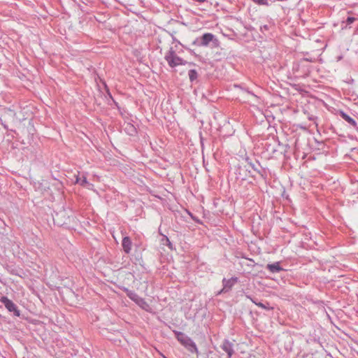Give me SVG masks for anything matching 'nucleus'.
Returning a JSON list of instances; mask_svg holds the SVG:
<instances>
[{
  "instance_id": "nucleus-3",
  "label": "nucleus",
  "mask_w": 358,
  "mask_h": 358,
  "mask_svg": "<svg viewBox=\"0 0 358 358\" xmlns=\"http://www.w3.org/2000/svg\"><path fill=\"white\" fill-rule=\"evenodd\" d=\"M178 341L190 352L198 353V349L192 339L182 333H177Z\"/></svg>"
},
{
  "instance_id": "nucleus-15",
  "label": "nucleus",
  "mask_w": 358,
  "mask_h": 358,
  "mask_svg": "<svg viewBox=\"0 0 358 358\" xmlns=\"http://www.w3.org/2000/svg\"><path fill=\"white\" fill-rule=\"evenodd\" d=\"M356 20V18L354 17H348L347 19H346V24H351L352 23H353Z\"/></svg>"
},
{
  "instance_id": "nucleus-20",
  "label": "nucleus",
  "mask_w": 358,
  "mask_h": 358,
  "mask_svg": "<svg viewBox=\"0 0 358 358\" xmlns=\"http://www.w3.org/2000/svg\"><path fill=\"white\" fill-rule=\"evenodd\" d=\"M248 93H249V94H250L251 95L254 96H256L254 94V93H252V92H248Z\"/></svg>"
},
{
  "instance_id": "nucleus-6",
  "label": "nucleus",
  "mask_w": 358,
  "mask_h": 358,
  "mask_svg": "<svg viewBox=\"0 0 358 358\" xmlns=\"http://www.w3.org/2000/svg\"><path fill=\"white\" fill-rule=\"evenodd\" d=\"M236 282H237L236 278H231V279H228V280L224 279L223 280L224 287L222 289V291L225 290L226 289H231Z\"/></svg>"
},
{
  "instance_id": "nucleus-18",
  "label": "nucleus",
  "mask_w": 358,
  "mask_h": 358,
  "mask_svg": "<svg viewBox=\"0 0 358 358\" xmlns=\"http://www.w3.org/2000/svg\"><path fill=\"white\" fill-rule=\"evenodd\" d=\"M265 29V30H268V25H264L263 27H261V29Z\"/></svg>"
},
{
  "instance_id": "nucleus-1",
  "label": "nucleus",
  "mask_w": 358,
  "mask_h": 358,
  "mask_svg": "<svg viewBox=\"0 0 358 358\" xmlns=\"http://www.w3.org/2000/svg\"><path fill=\"white\" fill-rule=\"evenodd\" d=\"M213 43L215 45L218 43V40L211 33H205L202 36L196 37L192 42V45L198 47H207Z\"/></svg>"
},
{
  "instance_id": "nucleus-5",
  "label": "nucleus",
  "mask_w": 358,
  "mask_h": 358,
  "mask_svg": "<svg viewBox=\"0 0 358 358\" xmlns=\"http://www.w3.org/2000/svg\"><path fill=\"white\" fill-rule=\"evenodd\" d=\"M339 115L345 120L346 121L350 126H352L354 129H358V125L356 121L351 117L349 115H348L346 113H345L343 110H340L338 112Z\"/></svg>"
},
{
  "instance_id": "nucleus-19",
  "label": "nucleus",
  "mask_w": 358,
  "mask_h": 358,
  "mask_svg": "<svg viewBox=\"0 0 358 358\" xmlns=\"http://www.w3.org/2000/svg\"><path fill=\"white\" fill-rule=\"evenodd\" d=\"M126 248V249H125V252H126L127 253H129V249H130V248Z\"/></svg>"
},
{
  "instance_id": "nucleus-12",
  "label": "nucleus",
  "mask_w": 358,
  "mask_h": 358,
  "mask_svg": "<svg viewBox=\"0 0 358 358\" xmlns=\"http://www.w3.org/2000/svg\"><path fill=\"white\" fill-rule=\"evenodd\" d=\"M131 241L129 237L125 236L122 238V246H131Z\"/></svg>"
},
{
  "instance_id": "nucleus-14",
  "label": "nucleus",
  "mask_w": 358,
  "mask_h": 358,
  "mask_svg": "<svg viewBox=\"0 0 358 358\" xmlns=\"http://www.w3.org/2000/svg\"><path fill=\"white\" fill-rule=\"evenodd\" d=\"M128 296L131 299L135 301L136 303H139V301H142L141 299H138V297L135 294L130 293L128 294Z\"/></svg>"
},
{
  "instance_id": "nucleus-10",
  "label": "nucleus",
  "mask_w": 358,
  "mask_h": 358,
  "mask_svg": "<svg viewBox=\"0 0 358 358\" xmlns=\"http://www.w3.org/2000/svg\"><path fill=\"white\" fill-rule=\"evenodd\" d=\"M188 76H189V80L191 82H193L197 78L198 73L195 69H191L188 72Z\"/></svg>"
},
{
  "instance_id": "nucleus-2",
  "label": "nucleus",
  "mask_w": 358,
  "mask_h": 358,
  "mask_svg": "<svg viewBox=\"0 0 358 358\" xmlns=\"http://www.w3.org/2000/svg\"><path fill=\"white\" fill-rule=\"evenodd\" d=\"M170 67L174 68L179 65H185L187 62L181 57H178L172 48L166 53L164 56Z\"/></svg>"
},
{
  "instance_id": "nucleus-16",
  "label": "nucleus",
  "mask_w": 358,
  "mask_h": 358,
  "mask_svg": "<svg viewBox=\"0 0 358 358\" xmlns=\"http://www.w3.org/2000/svg\"><path fill=\"white\" fill-rule=\"evenodd\" d=\"M255 303L259 308H262L263 309H270V308L268 307H266L264 303H261V302H259V303H257V302H255Z\"/></svg>"
},
{
  "instance_id": "nucleus-8",
  "label": "nucleus",
  "mask_w": 358,
  "mask_h": 358,
  "mask_svg": "<svg viewBox=\"0 0 358 358\" xmlns=\"http://www.w3.org/2000/svg\"><path fill=\"white\" fill-rule=\"evenodd\" d=\"M76 182L79 183L80 185L84 187L92 185L90 183L88 182V181L87 180V178L85 176H83L82 178L76 176Z\"/></svg>"
},
{
  "instance_id": "nucleus-7",
  "label": "nucleus",
  "mask_w": 358,
  "mask_h": 358,
  "mask_svg": "<svg viewBox=\"0 0 358 358\" xmlns=\"http://www.w3.org/2000/svg\"><path fill=\"white\" fill-rule=\"evenodd\" d=\"M266 268L272 273L279 272L282 270V268L280 266L279 262L269 264L266 266Z\"/></svg>"
},
{
  "instance_id": "nucleus-11",
  "label": "nucleus",
  "mask_w": 358,
  "mask_h": 358,
  "mask_svg": "<svg viewBox=\"0 0 358 358\" xmlns=\"http://www.w3.org/2000/svg\"><path fill=\"white\" fill-rule=\"evenodd\" d=\"M124 129L129 135L131 136L136 132V128L131 124H127Z\"/></svg>"
},
{
  "instance_id": "nucleus-13",
  "label": "nucleus",
  "mask_w": 358,
  "mask_h": 358,
  "mask_svg": "<svg viewBox=\"0 0 358 358\" xmlns=\"http://www.w3.org/2000/svg\"><path fill=\"white\" fill-rule=\"evenodd\" d=\"M254 3L258 5L269 6L270 0H252Z\"/></svg>"
},
{
  "instance_id": "nucleus-9",
  "label": "nucleus",
  "mask_w": 358,
  "mask_h": 358,
  "mask_svg": "<svg viewBox=\"0 0 358 358\" xmlns=\"http://www.w3.org/2000/svg\"><path fill=\"white\" fill-rule=\"evenodd\" d=\"M222 349L228 354V356L230 358L233 354V350L230 344L228 342L224 343L222 345Z\"/></svg>"
},
{
  "instance_id": "nucleus-17",
  "label": "nucleus",
  "mask_w": 358,
  "mask_h": 358,
  "mask_svg": "<svg viewBox=\"0 0 358 358\" xmlns=\"http://www.w3.org/2000/svg\"><path fill=\"white\" fill-rule=\"evenodd\" d=\"M162 240H165L166 242L167 243L168 246H171V243L166 236H163Z\"/></svg>"
},
{
  "instance_id": "nucleus-4",
  "label": "nucleus",
  "mask_w": 358,
  "mask_h": 358,
  "mask_svg": "<svg viewBox=\"0 0 358 358\" xmlns=\"http://www.w3.org/2000/svg\"><path fill=\"white\" fill-rule=\"evenodd\" d=\"M0 301L5 306V307L10 312H13L16 316H20V310H17L14 303L8 299L6 296H2Z\"/></svg>"
}]
</instances>
